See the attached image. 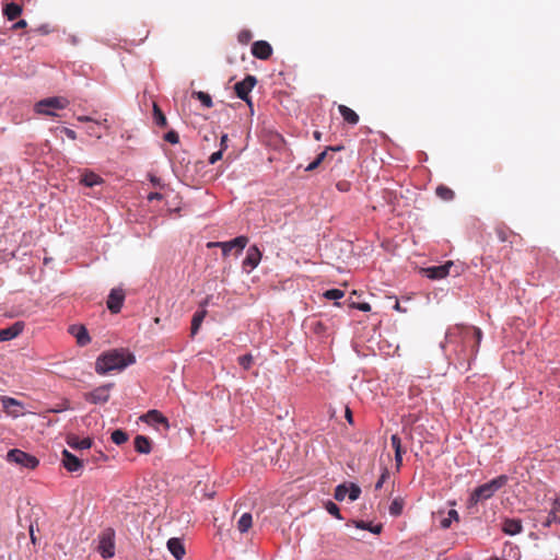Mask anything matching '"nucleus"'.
Wrapping results in <instances>:
<instances>
[{
  "label": "nucleus",
  "instance_id": "1",
  "mask_svg": "<svg viewBox=\"0 0 560 560\" xmlns=\"http://www.w3.org/2000/svg\"><path fill=\"white\" fill-rule=\"evenodd\" d=\"M135 363L133 354L125 350H112L101 354L95 362V371L100 375L108 374L115 370H124Z\"/></svg>",
  "mask_w": 560,
  "mask_h": 560
},
{
  "label": "nucleus",
  "instance_id": "2",
  "mask_svg": "<svg viewBox=\"0 0 560 560\" xmlns=\"http://www.w3.org/2000/svg\"><path fill=\"white\" fill-rule=\"evenodd\" d=\"M508 482V477L501 475L489 482H486L479 487H477L472 493L470 494V503L477 504L479 502L486 501L490 499L499 489L505 486Z\"/></svg>",
  "mask_w": 560,
  "mask_h": 560
},
{
  "label": "nucleus",
  "instance_id": "3",
  "mask_svg": "<svg viewBox=\"0 0 560 560\" xmlns=\"http://www.w3.org/2000/svg\"><path fill=\"white\" fill-rule=\"evenodd\" d=\"M115 530L107 527L97 537L96 550L102 558L110 559L115 556Z\"/></svg>",
  "mask_w": 560,
  "mask_h": 560
},
{
  "label": "nucleus",
  "instance_id": "4",
  "mask_svg": "<svg viewBox=\"0 0 560 560\" xmlns=\"http://www.w3.org/2000/svg\"><path fill=\"white\" fill-rule=\"evenodd\" d=\"M69 105V101L61 96L44 98L35 104L37 114L55 116V109H63Z\"/></svg>",
  "mask_w": 560,
  "mask_h": 560
},
{
  "label": "nucleus",
  "instance_id": "5",
  "mask_svg": "<svg viewBox=\"0 0 560 560\" xmlns=\"http://www.w3.org/2000/svg\"><path fill=\"white\" fill-rule=\"evenodd\" d=\"M7 459L10 463H14L28 469H35L39 464V460L35 456L18 448L10 450L7 454Z\"/></svg>",
  "mask_w": 560,
  "mask_h": 560
},
{
  "label": "nucleus",
  "instance_id": "6",
  "mask_svg": "<svg viewBox=\"0 0 560 560\" xmlns=\"http://www.w3.org/2000/svg\"><path fill=\"white\" fill-rule=\"evenodd\" d=\"M248 237L241 235L229 242H213L209 243L208 247H221L223 256H228L233 248L241 253L247 245Z\"/></svg>",
  "mask_w": 560,
  "mask_h": 560
},
{
  "label": "nucleus",
  "instance_id": "7",
  "mask_svg": "<svg viewBox=\"0 0 560 560\" xmlns=\"http://www.w3.org/2000/svg\"><path fill=\"white\" fill-rule=\"evenodd\" d=\"M114 387L113 383L104 384L96 387L92 392L84 394V399L91 404H105L109 400L110 390Z\"/></svg>",
  "mask_w": 560,
  "mask_h": 560
},
{
  "label": "nucleus",
  "instance_id": "8",
  "mask_svg": "<svg viewBox=\"0 0 560 560\" xmlns=\"http://www.w3.org/2000/svg\"><path fill=\"white\" fill-rule=\"evenodd\" d=\"M257 83L256 77L248 74L245 77L244 80L235 83L234 91L238 98L245 101L247 104L250 105V97L249 93L254 89V86Z\"/></svg>",
  "mask_w": 560,
  "mask_h": 560
},
{
  "label": "nucleus",
  "instance_id": "9",
  "mask_svg": "<svg viewBox=\"0 0 560 560\" xmlns=\"http://www.w3.org/2000/svg\"><path fill=\"white\" fill-rule=\"evenodd\" d=\"M125 301V291L120 288H114L107 299V307L113 314L120 312Z\"/></svg>",
  "mask_w": 560,
  "mask_h": 560
},
{
  "label": "nucleus",
  "instance_id": "10",
  "mask_svg": "<svg viewBox=\"0 0 560 560\" xmlns=\"http://www.w3.org/2000/svg\"><path fill=\"white\" fill-rule=\"evenodd\" d=\"M261 259V253L256 245L250 246L247 249L246 257L243 260V269L249 273L255 269Z\"/></svg>",
  "mask_w": 560,
  "mask_h": 560
},
{
  "label": "nucleus",
  "instance_id": "11",
  "mask_svg": "<svg viewBox=\"0 0 560 560\" xmlns=\"http://www.w3.org/2000/svg\"><path fill=\"white\" fill-rule=\"evenodd\" d=\"M252 54L257 59L267 60L272 55V47L266 40H257L252 45Z\"/></svg>",
  "mask_w": 560,
  "mask_h": 560
},
{
  "label": "nucleus",
  "instance_id": "12",
  "mask_svg": "<svg viewBox=\"0 0 560 560\" xmlns=\"http://www.w3.org/2000/svg\"><path fill=\"white\" fill-rule=\"evenodd\" d=\"M61 462L63 467L70 472L79 471L83 467V460L73 455L68 450L62 451Z\"/></svg>",
  "mask_w": 560,
  "mask_h": 560
},
{
  "label": "nucleus",
  "instance_id": "13",
  "mask_svg": "<svg viewBox=\"0 0 560 560\" xmlns=\"http://www.w3.org/2000/svg\"><path fill=\"white\" fill-rule=\"evenodd\" d=\"M2 408L5 413L13 418L21 416L20 409L23 407L22 402L15 398L9 396L1 397Z\"/></svg>",
  "mask_w": 560,
  "mask_h": 560
},
{
  "label": "nucleus",
  "instance_id": "14",
  "mask_svg": "<svg viewBox=\"0 0 560 560\" xmlns=\"http://www.w3.org/2000/svg\"><path fill=\"white\" fill-rule=\"evenodd\" d=\"M460 330L465 340H474L472 348L477 351L482 338L481 329L475 326H466L462 327Z\"/></svg>",
  "mask_w": 560,
  "mask_h": 560
},
{
  "label": "nucleus",
  "instance_id": "15",
  "mask_svg": "<svg viewBox=\"0 0 560 560\" xmlns=\"http://www.w3.org/2000/svg\"><path fill=\"white\" fill-rule=\"evenodd\" d=\"M501 529L504 534L514 536L522 532V522L518 518H505L502 522Z\"/></svg>",
  "mask_w": 560,
  "mask_h": 560
},
{
  "label": "nucleus",
  "instance_id": "16",
  "mask_svg": "<svg viewBox=\"0 0 560 560\" xmlns=\"http://www.w3.org/2000/svg\"><path fill=\"white\" fill-rule=\"evenodd\" d=\"M167 549L176 560H182L186 553L183 540L176 537L168 539Z\"/></svg>",
  "mask_w": 560,
  "mask_h": 560
},
{
  "label": "nucleus",
  "instance_id": "17",
  "mask_svg": "<svg viewBox=\"0 0 560 560\" xmlns=\"http://www.w3.org/2000/svg\"><path fill=\"white\" fill-rule=\"evenodd\" d=\"M23 323L16 322L10 327L0 329V341H8L18 337L23 331Z\"/></svg>",
  "mask_w": 560,
  "mask_h": 560
},
{
  "label": "nucleus",
  "instance_id": "18",
  "mask_svg": "<svg viewBox=\"0 0 560 560\" xmlns=\"http://www.w3.org/2000/svg\"><path fill=\"white\" fill-rule=\"evenodd\" d=\"M343 149V147L341 145H338V147H327L323 152H320L316 159L310 163L305 171L307 172H312L314 170H316L322 163H324V161L326 160V158L328 156V152L331 151V152H337V151H341Z\"/></svg>",
  "mask_w": 560,
  "mask_h": 560
},
{
  "label": "nucleus",
  "instance_id": "19",
  "mask_svg": "<svg viewBox=\"0 0 560 560\" xmlns=\"http://www.w3.org/2000/svg\"><path fill=\"white\" fill-rule=\"evenodd\" d=\"M390 443L395 451L396 468L399 470L402 465V454L405 453L401 445V439L397 434H393L390 438Z\"/></svg>",
  "mask_w": 560,
  "mask_h": 560
},
{
  "label": "nucleus",
  "instance_id": "20",
  "mask_svg": "<svg viewBox=\"0 0 560 560\" xmlns=\"http://www.w3.org/2000/svg\"><path fill=\"white\" fill-rule=\"evenodd\" d=\"M71 335H73L77 339L79 346H85L90 342V336L84 326H71L69 328Z\"/></svg>",
  "mask_w": 560,
  "mask_h": 560
},
{
  "label": "nucleus",
  "instance_id": "21",
  "mask_svg": "<svg viewBox=\"0 0 560 560\" xmlns=\"http://www.w3.org/2000/svg\"><path fill=\"white\" fill-rule=\"evenodd\" d=\"M452 262L436 266V267H430L425 269L427 276L431 279H443L448 275L450 268L452 267Z\"/></svg>",
  "mask_w": 560,
  "mask_h": 560
},
{
  "label": "nucleus",
  "instance_id": "22",
  "mask_svg": "<svg viewBox=\"0 0 560 560\" xmlns=\"http://www.w3.org/2000/svg\"><path fill=\"white\" fill-rule=\"evenodd\" d=\"M102 183L103 178L92 171H85L80 178V184L86 187H93Z\"/></svg>",
  "mask_w": 560,
  "mask_h": 560
},
{
  "label": "nucleus",
  "instance_id": "23",
  "mask_svg": "<svg viewBox=\"0 0 560 560\" xmlns=\"http://www.w3.org/2000/svg\"><path fill=\"white\" fill-rule=\"evenodd\" d=\"M143 420L152 424H164L168 427L167 419L158 410H150L143 416Z\"/></svg>",
  "mask_w": 560,
  "mask_h": 560
},
{
  "label": "nucleus",
  "instance_id": "24",
  "mask_svg": "<svg viewBox=\"0 0 560 560\" xmlns=\"http://www.w3.org/2000/svg\"><path fill=\"white\" fill-rule=\"evenodd\" d=\"M67 443L74 450H88L92 446V440L90 438L79 439L75 435L69 436Z\"/></svg>",
  "mask_w": 560,
  "mask_h": 560
},
{
  "label": "nucleus",
  "instance_id": "25",
  "mask_svg": "<svg viewBox=\"0 0 560 560\" xmlns=\"http://www.w3.org/2000/svg\"><path fill=\"white\" fill-rule=\"evenodd\" d=\"M338 110L343 118L350 125H357L359 122V115L346 105H339Z\"/></svg>",
  "mask_w": 560,
  "mask_h": 560
},
{
  "label": "nucleus",
  "instance_id": "26",
  "mask_svg": "<svg viewBox=\"0 0 560 560\" xmlns=\"http://www.w3.org/2000/svg\"><path fill=\"white\" fill-rule=\"evenodd\" d=\"M133 444L135 450L140 454H149L151 452V441L144 435H137Z\"/></svg>",
  "mask_w": 560,
  "mask_h": 560
},
{
  "label": "nucleus",
  "instance_id": "27",
  "mask_svg": "<svg viewBox=\"0 0 560 560\" xmlns=\"http://www.w3.org/2000/svg\"><path fill=\"white\" fill-rule=\"evenodd\" d=\"M22 13V7L15 2L8 3L3 9V14L8 20L13 21Z\"/></svg>",
  "mask_w": 560,
  "mask_h": 560
},
{
  "label": "nucleus",
  "instance_id": "28",
  "mask_svg": "<svg viewBox=\"0 0 560 560\" xmlns=\"http://www.w3.org/2000/svg\"><path fill=\"white\" fill-rule=\"evenodd\" d=\"M206 315H207L206 310L198 311L194 314L192 320H191V327H190L191 336H195L198 332Z\"/></svg>",
  "mask_w": 560,
  "mask_h": 560
},
{
  "label": "nucleus",
  "instance_id": "29",
  "mask_svg": "<svg viewBox=\"0 0 560 560\" xmlns=\"http://www.w3.org/2000/svg\"><path fill=\"white\" fill-rule=\"evenodd\" d=\"M253 525V516L250 513H244L238 522H237V529L241 533H246Z\"/></svg>",
  "mask_w": 560,
  "mask_h": 560
},
{
  "label": "nucleus",
  "instance_id": "30",
  "mask_svg": "<svg viewBox=\"0 0 560 560\" xmlns=\"http://www.w3.org/2000/svg\"><path fill=\"white\" fill-rule=\"evenodd\" d=\"M153 118L154 122L158 126L162 128H165L167 126V119L156 103L153 104Z\"/></svg>",
  "mask_w": 560,
  "mask_h": 560
},
{
  "label": "nucleus",
  "instance_id": "31",
  "mask_svg": "<svg viewBox=\"0 0 560 560\" xmlns=\"http://www.w3.org/2000/svg\"><path fill=\"white\" fill-rule=\"evenodd\" d=\"M435 194L439 198H441L444 201H450L454 198V191L444 185H439L435 189Z\"/></svg>",
  "mask_w": 560,
  "mask_h": 560
},
{
  "label": "nucleus",
  "instance_id": "32",
  "mask_svg": "<svg viewBox=\"0 0 560 560\" xmlns=\"http://www.w3.org/2000/svg\"><path fill=\"white\" fill-rule=\"evenodd\" d=\"M192 96L199 100L201 104L207 108H211L213 106L211 96L206 92L195 91L192 92Z\"/></svg>",
  "mask_w": 560,
  "mask_h": 560
},
{
  "label": "nucleus",
  "instance_id": "33",
  "mask_svg": "<svg viewBox=\"0 0 560 560\" xmlns=\"http://www.w3.org/2000/svg\"><path fill=\"white\" fill-rule=\"evenodd\" d=\"M404 501L400 498H396L389 505V513L393 516H399L402 513Z\"/></svg>",
  "mask_w": 560,
  "mask_h": 560
},
{
  "label": "nucleus",
  "instance_id": "34",
  "mask_svg": "<svg viewBox=\"0 0 560 560\" xmlns=\"http://www.w3.org/2000/svg\"><path fill=\"white\" fill-rule=\"evenodd\" d=\"M110 439L115 444L121 445L128 441V434L125 431L118 429L112 433Z\"/></svg>",
  "mask_w": 560,
  "mask_h": 560
},
{
  "label": "nucleus",
  "instance_id": "35",
  "mask_svg": "<svg viewBox=\"0 0 560 560\" xmlns=\"http://www.w3.org/2000/svg\"><path fill=\"white\" fill-rule=\"evenodd\" d=\"M458 520H459V516H458L457 511L452 509V510L448 511L447 517H444L441 521V527L448 528L453 521L458 522Z\"/></svg>",
  "mask_w": 560,
  "mask_h": 560
},
{
  "label": "nucleus",
  "instance_id": "36",
  "mask_svg": "<svg viewBox=\"0 0 560 560\" xmlns=\"http://www.w3.org/2000/svg\"><path fill=\"white\" fill-rule=\"evenodd\" d=\"M355 526L360 529H368V530L372 532L373 534H380L383 528V526L381 524L373 526L369 523H365L364 521L355 522Z\"/></svg>",
  "mask_w": 560,
  "mask_h": 560
},
{
  "label": "nucleus",
  "instance_id": "37",
  "mask_svg": "<svg viewBox=\"0 0 560 560\" xmlns=\"http://www.w3.org/2000/svg\"><path fill=\"white\" fill-rule=\"evenodd\" d=\"M495 234L500 242H506L509 240V235L512 234V231L508 226L501 224L495 228Z\"/></svg>",
  "mask_w": 560,
  "mask_h": 560
},
{
  "label": "nucleus",
  "instance_id": "38",
  "mask_svg": "<svg viewBox=\"0 0 560 560\" xmlns=\"http://www.w3.org/2000/svg\"><path fill=\"white\" fill-rule=\"evenodd\" d=\"M348 495V486L347 485H339L335 489L334 498L337 501H343L345 498Z\"/></svg>",
  "mask_w": 560,
  "mask_h": 560
},
{
  "label": "nucleus",
  "instance_id": "39",
  "mask_svg": "<svg viewBox=\"0 0 560 560\" xmlns=\"http://www.w3.org/2000/svg\"><path fill=\"white\" fill-rule=\"evenodd\" d=\"M360 494H361V489L358 485L350 483L348 486V497H349L350 501H355L357 499H359Z\"/></svg>",
  "mask_w": 560,
  "mask_h": 560
},
{
  "label": "nucleus",
  "instance_id": "40",
  "mask_svg": "<svg viewBox=\"0 0 560 560\" xmlns=\"http://www.w3.org/2000/svg\"><path fill=\"white\" fill-rule=\"evenodd\" d=\"M345 295L343 291L339 289H330L324 293V296L328 300H338Z\"/></svg>",
  "mask_w": 560,
  "mask_h": 560
},
{
  "label": "nucleus",
  "instance_id": "41",
  "mask_svg": "<svg viewBox=\"0 0 560 560\" xmlns=\"http://www.w3.org/2000/svg\"><path fill=\"white\" fill-rule=\"evenodd\" d=\"M253 35L252 32L248 30H243L238 33L237 39L241 44L246 45L250 42Z\"/></svg>",
  "mask_w": 560,
  "mask_h": 560
},
{
  "label": "nucleus",
  "instance_id": "42",
  "mask_svg": "<svg viewBox=\"0 0 560 560\" xmlns=\"http://www.w3.org/2000/svg\"><path fill=\"white\" fill-rule=\"evenodd\" d=\"M238 363L245 370H248L253 363V357L250 354H245L238 358Z\"/></svg>",
  "mask_w": 560,
  "mask_h": 560
},
{
  "label": "nucleus",
  "instance_id": "43",
  "mask_svg": "<svg viewBox=\"0 0 560 560\" xmlns=\"http://www.w3.org/2000/svg\"><path fill=\"white\" fill-rule=\"evenodd\" d=\"M326 510L329 514L334 515L335 517H337L339 520L341 518L340 510L334 502L329 501L326 504Z\"/></svg>",
  "mask_w": 560,
  "mask_h": 560
},
{
  "label": "nucleus",
  "instance_id": "44",
  "mask_svg": "<svg viewBox=\"0 0 560 560\" xmlns=\"http://www.w3.org/2000/svg\"><path fill=\"white\" fill-rule=\"evenodd\" d=\"M164 140L172 144H177L179 142V136L176 131L171 130L165 133Z\"/></svg>",
  "mask_w": 560,
  "mask_h": 560
},
{
  "label": "nucleus",
  "instance_id": "45",
  "mask_svg": "<svg viewBox=\"0 0 560 560\" xmlns=\"http://www.w3.org/2000/svg\"><path fill=\"white\" fill-rule=\"evenodd\" d=\"M389 477V471L388 469L385 467L382 471V475L380 477V479L377 480V482L375 483V490H380L384 482L387 480V478Z\"/></svg>",
  "mask_w": 560,
  "mask_h": 560
},
{
  "label": "nucleus",
  "instance_id": "46",
  "mask_svg": "<svg viewBox=\"0 0 560 560\" xmlns=\"http://www.w3.org/2000/svg\"><path fill=\"white\" fill-rule=\"evenodd\" d=\"M550 515L552 516V520H558L560 523V501H555L552 509L550 511Z\"/></svg>",
  "mask_w": 560,
  "mask_h": 560
},
{
  "label": "nucleus",
  "instance_id": "47",
  "mask_svg": "<svg viewBox=\"0 0 560 560\" xmlns=\"http://www.w3.org/2000/svg\"><path fill=\"white\" fill-rule=\"evenodd\" d=\"M351 184L348 180H339L336 184V188L341 192H347L350 190Z\"/></svg>",
  "mask_w": 560,
  "mask_h": 560
},
{
  "label": "nucleus",
  "instance_id": "48",
  "mask_svg": "<svg viewBox=\"0 0 560 560\" xmlns=\"http://www.w3.org/2000/svg\"><path fill=\"white\" fill-rule=\"evenodd\" d=\"M148 178L150 180V183L155 186V187H160L162 188L163 187V184H162V180L160 177L155 176L154 174L152 173H149L148 174Z\"/></svg>",
  "mask_w": 560,
  "mask_h": 560
},
{
  "label": "nucleus",
  "instance_id": "49",
  "mask_svg": "<svg viewBox=\"0 0 560 560\" xmlns=\"http://www.w3.org/2000/svg\"><path fill=\"white\" fill-rule=\"evenodd\" d=\"M223 152L221 149L214 153H212L209 158V163L210 164H215L218 161H220L222 159V155H223Z\"/></svg>",
  "mask_w": 560,
  "mask_h": 560
},
{
  "label": "nucleus",
  "instance_id": "50",
  "mask_svg": "<svg viewBox=\"0 0 560 560\" xmlns=\"http://www.w3.org/2000/svg\"><path fill=\"white\" fill-rule=\"evenodd\" d=\"M353 307H357L358 310H360L362 312H370L371 311V305L369 303L353 304Z\"/></svg>",
  "mask_w": 560,
  "mask_h": 560
},
{
  "label": "nucleus",
  "instance_id": "51",
  "mask_svg": "<svg viewBox=\"0 0 560 560\" xmlns=\"http://www.w3.org/2000/svg\"><path fill=\"white\" fill-rule=\"evenodd\" d=\"M228 140H229V139H228V135H226V133H224V135H222V136H221V139H220V147H221V148H220V149H221L222 151H225V150L228 149Z\"/></svg>",
  "mask_w": 560,
  "mask_h": 560
},
{
  "label": "nucleus",
  "instance_id": "52",
  "mask_svg": "<svg viewBox=\"0 0 560 560\" xmlns=\"http://www.w3.org/2000/svg\"><path fill=\"white\" fill-rule=\"evenodd\" d=\"M26 26H27V22L25 20H20L15 24H13L12 28L20 30V28H25Z\"/></svg>",
  "mask_w": 560,
  "mask_h": 560
},
{
  "label": "nucleus",
  "instance_id": "53",
  "mask_svg": "<svg viewBox=\"0 0 560 560\" xmlns=\"http://www.w3.org/2000/svg\"><path fill=\"white\" fill-rule=\"evenodd\" d=\"M63 132L66 133V136L71 139V140H75L77 139V133L74 130L72 129H69V128H65L63 129Z\"/></svg>",
  "mask_w": 560,
  "mask_h": 560
},
{
  "label": "nucleus",
  "instance_id": "54",
  "mask_svg": "<svg viewBox=\"0 0 560 560\" xmlns=\"http://www.w3.org/2000/svg\"><path fill=\"white\" fill-rule=\"evenodd\" d=\"M163 198L162 194L160 192H150L148 195V200L149 201H153V200H161Z\"/></svg>",
  "mask_w": 560,
  "mask_h": 560
},
{
  "label": "nucleus",
  "instance_id": "55",
  "mask_svg": "<svg viewBox=\"0 0 560 560\" xmlns=\"http://www.w3.org/2000/svg\"><path fill=\"white\" fill-rule=\"evenodd\" d=\"M346 419L350 424L353 423L352 411L348 407L346 408Z\"/></svg>",
  "mask_w": 560,
  "mask_h": 560
},
{
  "label": "nucleus",
  "instance_id": "56",
  "mask_svg": "<svg viewBox=\"0 0 560 560\" xmlns=\"http://www.w3.org/2000/svg\"><path fill=\"white\" fill-rule=\"evenodd\" d=\"M556 521H557V520H552V516L549 514V515L547 516L546 521L544 522V525L548 527V526H550V524H551L552 522H556Z\"/></svg>",
  "mask_w": 560,
  "mask_h": 560
},
{
  "label": "nucleus",
  "instance_id": "57",
  "mask_svg": "<svg viewBox=\"0 0 560 560\" xmlns=\"http://www.w3.org/2000/svg\"><path fill=\"white\" fill-rule=\"evenodd\" d=\"M78 120L82 121V122H88V121H92V118L89 116H79Z\"/></svg>",
  "mask_w": 560,
  "mask_h": 560
},
{
  "label": "nucleus",
  "instance_id": "58",
  "mask_svg": "<svg viewBox=\"0 0 560 560\" xmlns=\"http://www.w3.org/2000/svg\"><path fill=\"white\" fill-rule=\"evenodd\" d=\"M313 136H314L315 140H317V141H319L322 139V132L318 130L314 131Z\"/></svg>",
  "mask_w": 560,
  "mask_h": 560
},
{
  "label": "nucleus",
  "instance_id": "59",
  "mask_svg": "<svg viewBox=\"0 0 560 560\" xmlns=\"http://www.w3.org/2000/svg\"><path fill=\"white\" fill-rule=\"evenodd\" d=\"M89 133H90L91 136H96L97 138H101V135H100V133H97L93 127H92V128H90Z\"/></svg>",
  "mask_w": 560,
  "mask_h": 560
},
{
  "label": "nucleus",
  "instance_id": "60",
  "mask_svg": "<svg viewBox=\"0 0 560 560\" xmlns=\"http://www.w3.org/2000/svg\"><path fill=\"white\" fill-rule=\"evenodd\" d=\"M394 307H395V310H397V311H401V308H400V304H399V302H398V301H396V302H395V306H394Z\"/></svg>",
  "mask_w": 560,
  "mask_h": 560
}]
</instances>
